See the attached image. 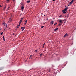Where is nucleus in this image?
<instances>
[{
	"label": "nucleus",
	"instance_id": "20",
	"mask_svg": "<svg viewBox=\"0 0 76 76\" xmlns=\"http://www.w3.org/2000/svg\"><path fill=\"white\" fill-rule=\"evenodd\" d=\"M6 7H4V10H5V9H6Z\"/></svg>",
	"mask_w": 76,
	"mask_h": 76
},
{
	"label": "nucleus",
	"instance_id": "10",
	"mask_svg": "<svg viewBox=\"0 0 76 76\" xmlns=\"http://www.w3.org/2000/svg\"><path fill=\"white\" fill-rule=\"evenodd\" d=\"M32 55H30V57L29 58H31V59H32Z\"/></svg>",
	"mask_w": 76,
	"mask_h": 76
},
{
	"label": "nucleus",
	"instance_id": "2",
	"mask_svg": "<svg viewBox=\"0 0 76 76\" xmlns=\"http://www.w3.org/2000/svg\"><path fill=\"white\" fill-rule=\"evenodd\" d=\"M75 1V0H72L69 3V4H70V5H71V4H72L73 3V1Z\"/></svg>",
	"mask_w": 76,
	"mask_h": 76
},
{
	"label": "nucleus",
	"instance_id": "9",
	"mask_svg": "<svg viewBox=\"0 0 76 76\" xmlns=\"http://www.w3.org/2000/svg\"><path fill=\"white\" fill-rule=\"evenodd\" d=\"M3 39L4 40V41H5V39H4V36L3 37Z\"/></svg>",
	"mask_w": 76,
	"mask_h": 76
},
{
	"label": "nucleus",
	"instance_id": "33",
	"mask_svg": "<svg viewBox=\"0 0 76 76\" xmlns=\"http://www.w3.org/2000/svg\"><path fill=\"white\" fill-rule=\"evenodd\" d=\"M48 20V18H47L46 19L47 20Z\"/></svg>",
	"mask_w": 76,
	"mask_h": 76
},
{
	"label": "nucleus",
	"instance_id": "18",
	"mask_svg": "<svg viewBox=\"0 0 76 76\" xmlns=\"http://www.w3.org/2000/svg\"><path fill=\"white\" fill-rule=\"evenodd\" d=\"M10 8V7H8V8H7V10H9V8Z\"/></svg>",
	"mask_w": 76,
	"mask_h": 76
},
{
	"label": "nucleus",
	"instance_id": "7",
	"mask_svg": "<svg viewBox=\"0 0 76 76\" xmlns=\"http://www.w3.org/2000/svg\"><path fill=\"white\" fill-rule=\"evenodd\" d=\"M23 9H24V7L23 6L21 7V10H22V11H23Z\"/></svg>",
	"mask_w": 76,
	"mask_h": 76
},
{
	"label": "nucleus",
	"instance_id": "26",
	"mask_svg": "<svg viewBox=\"0 0 76 76\" xmlns=\"http://www.w3.org/2000/svg\"><path fill=\"white\" fill-rule=\"evenodd\" d=\"M35 51L37 52V51H38V50H35Z\"/></svg>",
	"mask_w": 76,
	"mask_h": 76
},
{
	"label": "nucleus",
	"instance_id": "13",
	"mask_svg": "<svg viewBox=\"0 0 76 76\" xmlns=\"http://www.w3.org/2000/svg\"><path fill=\"white\" fill-rule=\"evenodd\" d=\"M61 25H62V23H60L59 24L58 26H61Z\"/></svg>",
	"mask_w": 76,
	"mask_h": 76
},
{
	"label": "nucleus",
	"instance_id": "36",
	"mask_svg": "<svg viewBox=\"0 0 76 76\" xmlns=\"http://www.w3.org/2000/svg\"><path fill=\"white\" fill-rule=\"evenodd\" d=\"M12 1H15V0H12Z\"/></svg>",
	"mask_w": 76,
	"mask_h": 76
},
{
	"label": "nucleus",
	"instance_id": "35",
	"mask_svg": "<svg viewBox=\"0 0 76 76\" xmlns=\"http://www.w3.org/2000/svg\"><path fill=\"white\" fill-rule=\"evenodd\" d=\"M24 25H25H25H26V23H24Z\"/></svg>",
	"mask_w": 76,
	"mask_h": 76
},
{
	"label": "nucleus",
	"instance_id": "4",
	"mask_svg": "<svg viewBox=\"0 0 76 76\" xmlns=\"http://www.w3.org/2000/svg\"><path fill=\"white\" fill-rule=\"evenodd\" d=\"M63 13L64 14H65V13H66V11H64V10H63Z\"/></svg>",
	"mask_w": 76,
	"mask_h": 76
},
{
	"label": "nucleus",
	"instance_id": "34",
	"mask_svg": "<svg viewBox=\"0 0 76 76\" xmlns=\"http://www.w3.org/2000/svg\"><path fill=\"white\" fill-rule=\"evenodd\" d=\"M3 7L2 6L0 5V7Z\"/></svg>",
	"mask_w": 76,
	"mask_h": 76
},
{
	"label": "nucleus",
	"instance_id": "29",
	"mask_svg": "<svg viewBox=\"0 0 76 76\" xmlns=\"http://www.w3.org/2000/svg\"><path fill=\"white\" fill-rule=\"evenodd\" d=\"M61 16H62V15H61L59 16V17H61Z\"/></svg>",
	"mask_w": 76,
	"mask_h": 76
},
{
	"label": "nucleus",
	"instance_id": "41",
	"mask_svg": "<svg viewBox=\"0 0 76 76\" xmlns=\"http://www.w3.org/2000/svg\"><path fill=\"white\" fill-rule=\"evenodd\" d=\"M0 70H1V69H0Z\"/></svg>",
	"mask_w": 76,
	"mask_h": 76
},
{
	"label": "nucleus",
	"instance_id": "42",
	"mask_svg": "<svg viewBox=\"0 0 76 76\" xmlns=\"http://www.w3.org/2000/svg\"><path fill=\"white\" fill-rule=\"evenodd\" d=\"M64 23H65V22H64Z\"/></svg>",
	"mask_w": 76,
	"mask_h": 76
},
{
	"label": "nucleus",
	"instance_id": "38",
	"mask_svg": "<svg viewBox=\"0 0 76 76\" xmlns=\"http://www.w3.org/2000/svg\"><path fill=\"white\" fill-rule=\"evenodd\" d=\"M15 35V34H13V35Z\"/></svg>",
	"mask_w": 76,
	"mask_h": 76
},
{
	"label": "nucleus",
	"instance_id": "1",
	"mask_svg": "<svg viewBox=\"0 0 76 76\" xmlns=\"http://www.w3.org/2000/svg\"><path fill=\"white\" fill-rule=\"evenodd\" d=\"M24 18H20L21 20H20L19 23V26H20V24L21 23H22V20Z\"/></svg>",
	"mask_w": 76,
	"mask_h": 76
},
{
	"label": "nucleus",
	"instance_id": "37",
	"mask_svg": "<svg viewBox=\"0 0 76 76\" xmlns=\"http://www.w3.org/2000/svg\"><path fill=\"white\" fill-rule=\"evenodd\" d=\"M45 43H44V44H43V45H45Z\"/></svg>",
	"mask_w": 76,
	"mask_h": 76
},
{
	"label": "nucleus",
	"instance_id": "22",
	"mask_svg": "<svg viewBox=\"0 0 76 76\" xmlns=\"http://www.w3.org/2000/svg\"><path fill=\"white\" fill-rule=\"evenodd\" d=\"M3 32H2L1 34V35H3Z\"/></svg>",
	"mask_w": 76,
	"mask_h": 76
},
{
	"label": "nucleus",
	"instance_id": "8",
	"mask_svg": "<svg viewBox=\"0 0 76 76\" xmlns=\"http://www.w3.org/2000/svg\"><path fill=\"white\" fill-rule=\"evenodd\" d=\"M58 28H57L54 29V31H57V30H58Z\"/></svg>",
	"mask_w": 76,
	"mask_h": 76
},
{
	"label": "nucleus",
	"instance_id": "23",
	"mask_svg": "<svg viewBox=\"0 0 76 76\" xmlns=\"http://www.w3.org/2000/svg\"><path fill=\"white\" fill-rule=\"evenodd\" d=\"M66 37V35H64V37L65 38V37Z\"/></svg>",
	"mask_w": 76,
	"mask_h": 76
},
{
	"label": "nucleus",
	"instance_id": "30",
	"mask_svg": "<svg viewBox=\"0 0 76 76\" xmlns=\"http://www.w3.org/2000/svg\"><path fill=\"white\" fill-rule=\"evenodd\" d=\"M55 0H52L53 1H55Z\"/></svg>",
	"mask_w": 76,
	"mask_h": 76
},
{
	"label": "nucleus",
	"instance_id": "3",
	"mask_svg": "<svg viewBox=\"0 0 76 76\" xmlns=\"http://www.w3.org/2000/svg\"><path fill=\"white\" fill-rule=\"evenodd\" d=\"M59 20V22L60 23H63V21H64V20Z\"/></svg>",
	"mask_w": 76,
	"mask_h": 76
},
{
	"label": "nucleus",
	"instance_id": "14",
	"mask_svg": "<svg viewBox=\"0 0 76 76\" xmlns=\"http://www.w3.org/2000/svg\"><path fill=\"white\" fill-rule=\"evenodd\" d=\"M65 36H66V37H68V34H67L66 33L65 34Z\"/></svg>",
	"mask_w": 76,
	"mask_h": 76
},
{
	"label": "nucleus",
	"instance_id": "12",
	"mask_svg": "<svg viewBox=\"0 0 76 76\" xmlns=\"http://www.w3.org/2000/svg\"><path fill=\"white\" fill-rule=\"evenodd\" d=\"M30 2L31 1H30V0H28L27 1V3H30Z\"/></svg>",
	"mask_w": 76,
	"mask_h": 76
},
{
	"label": "nucleus",
	"instance_id": "24",
	"mask_svg": "<svg viewBox=\"0 0 76 76\" xmlns=\"http://www.w3.org/2000/svg\"><path fill=\"white\" fill-rule=\"evenodd\" d=\"M56 24H57V23H56L54 24V25H56Z\"/></svg>",
	"mask_w": 76,
	"mask_h": 76
},
{
	"label": "nucleus",
	"instance_id": "16",
	"mask_svg": "<svg viewBox=\"0 0 76 76\" xmlns=\"http://www.w3.org/2000/svg\"><path fill=\"white\" fill-rule=\"evenodd\" d=\"M17 28H19V25H17Z\"/></svg>",
	"mask_w": 76,
	"mask_h": 76
},
{
	"label": "nucleus",
	"instance_id": "11",
	"mask_svg": "<svg viewBox=\"0 0 76 76\" xmlns=\"http://www.w3.org/2000/svg\"><path fill=\"white\" fill-rule=\"evenodd\" d=\"M4 24H6V23H5V22H4L2 23V25H3L4 26H6V25Z\"/></svg>",
	"mask_w": 76,
	"mask_h": 76
},
{
	"label": "nucleus",
	"instance_id": "28",
	"mask_svg": "<svg viewBox=\"0 0 76 76\" xmlns=\"http://www.w3.org/2000/svg\"><path fill=\"white\" fill-rule=\"evenodd\" d=\"M8 12H7V13H6V14H8Z\"/></svg>",
	"mask_w": 76,
	"mask_h": 76
},
{
	"label": "nucleus",
	"instance_id": "17",
	"mask_svg": "<svg viewBox=\"0 0 76 76\" xmlns=\"http://www.w3.org/2000/svg\"><path fill=\"white\" fill-rule=\"evenodd\" d=\"M40 57H41V56H42V54L41 53V54H40Z\"/></svg>",
	"mask_w": 76,
	"mask_h": 76
},
{
	"label": "nucleus",
	"instance_id": "32",
	"mask_svg": "<svg viewBox=\"0 0 76 76\" xmlns=\"http://www.w3.org/2000/svg\"><path fill=\"white\" fill-rule=\"evenodd\" d=\"M44 45L42 46V48H44Z\"/></svg>",
	"mask_w": 76,
	"mask_h": 76
},
{
	"label": "nucleus",
	"instance_id": "25",
	"mask_svg": "<svg viewBox=\"0 0 76 76\" xmlns=\"http://www.w3.org/2000/svg\"><path fill=\"white\" fill-rule=\"evenodd\" d=\"M27 23V20L25 21V23Z\"/></svg>",
	"mask_w": 76,
	"mask_h": 76
},
{
	"label": "nucleus",
	"instance_id": "6",
	"mask_svg": "<svg viewBox=\"0 0 76 76\" xmlns=\"http://www.w3.org/2000/svg\"><path fill=\"white\" fill-rule=\"evenodd\" d=\"M68 7H66L65 8V9H64V11H67V9H68Z\"/></svg>",
	"mask_w": 76,
	"mask_h": 76
},
{
	"label": "nucleus",
	"instance_id": "5",
	"mask_svg": "<svg viewBox=\"0 0 76 76\" xmlns=\"http://www.w3.org/2000/svg\"><path fill=\"white\" fill-rule=\"evenodd\" d=\"M25 27H21V29H22V31H23L24 30V29H25Z\"/></svg>",
	"mask_w": 76,
	"mask_h": 76
},
{
	"label": "nucleus",
	"instance_id": "21",
	"mask_svg": "<svg viewBox=\"0 0 76 76\" xmlns=\"http://www.w3.org/2000/svg\"><path fill=\"white\" fill-rule=\"evenodd\" d=\"M44 26H42L41 27V28H44Z\"/></svg>",
	"mask_w": 76,
	"mask_h": 76
},
{
	"label": "nucleus",
	"instance_id": "15",
	"mask_svg": "<svg viewBox=\"0 0 76 76\" xmlns=\"http://www.w3.org/2000/svg\"><path fill=\"white\" fill-rule=\"evenodd\" d=\"M51 23L52 24H54V21H51Z\"/></svg>",
	"mask_w": 76,
	"mask_h": 76
},
{
	"label": "nucleus",
	"instance_id": "19",
	"mask_svg": "<svg viewBox=\"0 0 76 76\" xmlns=\"http://www.w3.org/2000/svg\"><path fill=\"white\" fill-rule=\"evenodd\" d=\"M6 1L7 3H9V0H7Z\"/></svg>",
	"mask_w": 76,
	"mask_h": 76
},
{
	"label": "nucleus",
	"instance_id": "27",
	"mask_svg": "<svg viewBox=\"0 0 76 76\" xmlns=\"http://www.w3.org/2000/svg\"><path fill=\"white\" fill-rule=\"evenodd\" d=\"M6 28H7V24H6Z\"/></svg>",
	"mask_w": 76,
	"mask_h": 76
},
{
	"label": "nucleus",
	"instance_id": "39",
	"mask_svg": "<svg viewBox=\"0 0 76 76\" xmlns=\"http://www.w3.org/2000/svg\"><path fill=\"white\" fill-rule=\"evenodd\" d=\"M39 21H40V20H39Z\"/></svg>",
	"mask_w": 76,
	"mask_h": 76
},
{
	"label": "nucleus",
	"instance_id": "40",
	"mask_svg": "<svg viewBox=\"0 0 76 76\" xmlns=\"http://www.w3.org/2000/svg\"><path fill=\"white\" fill-rule=\"evenodd\" d=\"M44 16H45V15Z\"/></svg>",
	"mask_w": 76,
	"mask_h": 76
},
{
	"label": "nucleus",
	"instance_id": "31",
	"mask_svg": "<svg viewBox=\"0 0 76 76\" xmlns=\"http://www.w3.org/2000/svg\"><path fill=\"white\" fill-rule=\"evenodd\" d=\"M69 5H70V4H69L68 5V6H70Z\"/></svg>",
	"mask_w": 76,
	"mask_h": 76
}]
</instances>
